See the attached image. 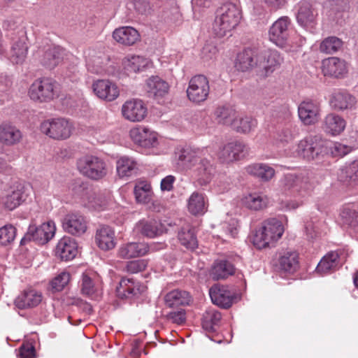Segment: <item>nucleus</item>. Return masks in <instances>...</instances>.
<instances>
[{"label": "nucleus", "mask_w": 358, "mask_h": 358, "mask_svg": "<svg viewBox=\"0 0 358 358\" xmlns=\"http://www.w3.org/2000/svg\"><path fill=\"white\" fill-rule=\"evenodd\" d=\"M257 120L251 117H244L234 119L231 127L238 132L247 134L257 126Z\"/></svg>", "instance_id": "50"}, {"label": "nucleus", "mask_w": 358, "mask_h": 358, "mask_svg": "<svg viewBox=\"0 0 358 358\" xmlns=\"http://www.w3.org/2000/svg\"><path fill=\"white\" fill-rule=\"evenodd\" d=\"M117 294L121 299H132L139 294V286L133 278H122L117 287Z\"/></svg>", "instance_id": "40"}, {"label": "nucleus", "mask_w": 358, "mask_h": 358, "mask_svg": "<svg viewBox=\"0 0 358 358\" xmlns=\"http://www.w3.org/2000/svg\"><path fill=\"white\" fill-rule=\"evenodd\" d=\"M64 230L74 236H81L87 229L85 217L80 213H72L65 215L62 221Z\"/></svg>", "instance_id": "16"}, {"label": "nucleus", "mask_w": 358, "mask_h": 358, "mask_svg": "<svg viewBox=\"0 0 358 358\" xmlns=\"http://www.w3.org/2000/svg\"><path fill=\"white\" fill-rule=\"evenodd\" d=\"M93 91L100 99L112 101L119 96L117 85L108 80H98L93 83Z\"/></svg>", "instance_id": "20"}, {"label": "nucleus", "mask_w": 358, "mask_h": 358, "mask_svg": "<svg viewBox=\"0 0 358 358\" xmlns=\"http://www.w3.org/2000/svg\"><path fill=\"white\" fill-rule=\"evenodd\" d=\"M42 301V294L35 289H29L22 292L15 300V306L20 309L33 308Z\"/></svg>", "instance_id": "29"}, {"label": "nucleus", "mask_w": 358, "mask_h": 358, "mask_svg": "<svg viewBox=\"0 0 358 358\" xmlns=\"http://www.w3.org/2000/svg\"><path fill=\"white\" fill-rule=\"evenodd\" d=\"M291 20L287 16L278 18L268 31L269 40L280 48L287 45L289 38Z\"/></svg>", "instance_id": "10"}, {"label": "nucleus", "mask_w": 358, "mask_h": 358, "mask_svg": "<svg viewBox=\"0 0 358 358\" xmlns=\"http://www.w3.org/2000/svg\"><path fill=\"white\" fill-rule=\"evenodd\" d=\"M17 38L12 37V45L10 49V59L13 63H22L27 53V46L26 45L25 31L21 29L17 31Z\"/></svg>", "instance_id": "18"}, {"label": "nucleus", "mask_w": 358, "mask_h": 358, "mask_svg": "<svg viewBox=\"0 0 358 358\" xmlns=\"http://www.w3.org/2000/svg\"><path fill=\"white\" fill-rule=\"evenodd\" d=\"M322 72L325 76L338 78L346 72L343 60L338 57H330L322 61Z\"/></svg>", "instance_id": "31"}, {"label": "nucleus", "mask_w": 358, "mask_h": 358, "mask_svg": "<svg viewBox=\"0 0 358 358\" xmlns=\"http://www.w3.org/2000/svg\"><path fill=\"white\" fill-rule=\"evenodd\" d=\"M149 251L148 245L145 243L130 242L122 244L117 250V257L128 259L144 256Z\"/></svg>", "instance_id": "23"}, {"label": "nucleus", "mask_w": 358, "mask_h": 358, "mask_svg": "<svg viewBox=\"0 0 358 358\" xmlns=\"http://www.w3.org/2000/svg\"><path fill=\"white\" fill-rule=\"evenodd\" d=\"M147 91L149 96L162 97L168 93L169 85L159 76H152L147 80Z\"/></svg>", "instance_id": "39"}, {"label": "nucleus", "mask_w": 358, "mask_h": 358, "mask_svg": "<svg viewBox=\"0 0 358 358\" xmlns=\"http://www.w3.org/2000/svg\"><path fill=\"white\" fill-rule=\"evenodd\" d=\"M299 134L296 126L292 124H287L277 133L276 140L281 143H289Z\"/></svg>", "instance_id": "55"}, {"label": "nucleus", "mask_w": 358, "mask_h": 358, "mask_svg": "<svg viewBox=\"0 0 358 358\" xmlns=\"http://www.w3.org/2000/svg\"><path fill=\"white\" fill-rule=\"evenodd\" d=\"M248 151L247 145L242 141H236L224 145L219 153V157L224 162L229 163L244 158Z\"/></svg>", "instance_id": "13"}, {"label": "nucleus", "mask_w": 358, "mask_h": 358, "mask_svg": "<svg viewBox=\"0 0 358 358\" xmlns=\"http://www.w3.org/2000/svg\"><path fill=\"white\" fill-rule=\"evenodd\" d=\"M77 168L81 174L92 180H98L107 174L105 162L94 155H85L77 161Z\"/></svg>", "instance_id": "4"}, {"label": "nucleus", "mask_w": 358, "mask_h": 358, "mask_svg": "<svg viewBox=\"0 0 358 358\" xmlns=\"http://www.w3.org/2000/svg\"><path fill=\"white\" fill-rule=\"evenodd\" d=\"M241 18V10L236 4H224L217 11L213 24V33L219 38L226 36L238 24Z\"/></svg>", "instance_id": "2"}, {"label": "nucleus", "mask_w": 358, "mask_h": 358, "mask_svg": "<svg viewBox=\"0 0 358 358\" xmlns=\"http://www.w3.org/2000/svg\"><path fill=\"white\" fill-rule=\"evenodd\" d=\"M124 117L131 122H140L147 115V108L140 99L127 101L122 107Z\"/></svg>", "instance_id": "17"}, {"label": "nucleus", "mask_w": 358, "mask_h": 358, "mask_svg": "<svg viewBox=\"0 0 358 358\" xmlns=\"http://www.w3.org/2000/svg\"><path fill=\"white\" fill-rule=\"evenodd\" d=\"M299 119L306 125L316 123L320 116V104L316 100L306 99L298 107Z\"/></svg>", "instance_id": "14"}, {"label": "nucleus", "mask_w": 358, "mask_h": 358, "mask_svg": "<svg viewBox=\"0 0 358 358\" xmlns=\"http://www.w3.org/2000/svg\"><path fill=\"white\" fill-rule=\"evenodd\" d=\"M342 45L343 41L340 38L336 36H329L321 43L320 50L324 53L334 54L338 51Z\"/></svg>", "instance_id": "54"}, {"label": "nucleus", "mask_w": 358, "mask_h": 358, "mask_svg": "<svg viewBox=\"0 0 358 358\" xmlns=\"http://www.w3.org/2000/svg\"><path fill=\"white\" fill-rule=\"evenodd\" d=\"M212 302L223 309L229 308L237 301L238 295L227 286L218 284L213 285L209 290Z\"/></svg>", "instance_id": "12"}, {"label": "nucleus", "mask_w": 358, "mask_h": 358, "mask_svg": "<svg viewBox=\"0 0 358 358\" xmlns=\"http://www.w3.org/2000/svg\"><path fill=\"white\" fill-rule=\"evenodd\" d=\"M317 12L308 1L301 2L296 15L297 22L306 29L313 32L317 24Z\"/></svg>", "instance_id": "15"}, {"label": "nucleus", "mask_w": 358, "mask_h": 358, "mask_svg": "<svg viewBox=\"0 0 358 358\" xmlns=\"http://www.w3.org/2000/svg\"><path fill=\"white\" fill-rule=\"evenodd\" d=\"M78 246L75 240L69 236H64L58 242L55 255L64 261L72 260L77 255Z\"/></svg>", "instance_id": "24"}, {"label": "nucleus", "mask_w": 358, "mask_h": 358, "mask_svg": "<svg viewBox=\"0 0 358 358\" xmlns=\"http://www.w3.org/2000/svg\"><path fill=\"white\" fill-rule=\"evenodd\" d=\"M245 171L262 182L270 181L275 174L274 169L267 164L255 163L245 167Z\"/></svg>", "instance_id": "30"}, {"label": "nucleus", "mask_w": 358, "mask_h": 358, "mask_svg": "<svg viewBox=\"0 0 358 358\" xmlns=\"http://www.w3.org/2000/svg\"><path fill=\"white\" fill-rule=\"evenodd\" d=\"M124 69L129 72L136 73L148 65L147 59L141 56L132 55L128 57L124 62Z\"/></svg>", "instance_id": "53"}, {"label": "nucleus", "mask_w": 358, "mask_h": 358, "mask_svg": "<svg viewBox=\"0 0 358 358\" xmlns=\"http://www.w3.org/2000/svg\"><path fill=\"white\" fill-rule=\"evenodd\" d=\"M25 200L26 195L23 191L22 189H17L3 197L2 203L6 209L13 210Z\"/></svg>", "instance_id": "47"}, {"label": "nucleus", "mask_w": 358, "mask_h": 358, "mask_svg": "<svg viewBox=\"0 0 358 358\" xmlns=\"http://www.w3.org/2000/svg\"><path fill=\"white\" fill-rule=\"evenodd\" d=\"M136 162L128 157H122L117 162V171L120 177L130 176L135 171Z\"/></svg>", "instance_id": "51"}, {"label": "nucleus", "mask_w": 358, "mask_h": 358, "mask_svg": "<svg viewBox=\"0 0 358 358\" xmlns=\"http://www.w3.org/2000/svg\"><path fill=\"white\" fill-rule=\"evenodd\" d=\"M193 170L195 176L201 185L208 183L215 173V167L213 163L210 159L201 156L199 157V159Z\"/></svg>", "instance_id": "25"}, {"label": "nucleus", "mask_w": 358, "mask_h": 358, "mask_svg": "<svg viewBox=\"0 0 358 358\" xmlns=\"http://www.w3.org/2000/svg\"><path fill=\"white\" fill-rule=\"evenodd\" d=\"M94 239L98 248L103 251L110 250L116 245L115 231L107 225L101 226L96 229Z\"/></svg>", "instance_id": "21"}, {"label": "nucleus", "mask_w": 358, "mask_h": 358, "mask_svg": "<svg viewBox=\"0 0 358 358\" xmlns=\"http://www.w3.org/2000/svg\"><path fill=\"white\" fill-rule=\"evenodd\" d=\"M235 273L234 266L227 260L215 261L210 270V276L213 280L226 279Z\"/></svg>", "instance_id": "35"}, {"label": "nucleus", "mask_w": 358, "mask_h": 358, "mask_svg": "<svg viewBox=\"0 0 358 358\" xmlns=\"http://www.w3.org/2000/svg\"><path fill=\"white\" fill-rule=\"evenodd\" d=\"M18 358H36L34 346L31 343H23L18 349Z\"/></svg>", "instance_id": "62"}, {"label": "nucleus", "mask_w": 358, "mask_h": 358, "mask_svg": "<svg viewBox=\"0 0 358 358\" xmlns=\"http://www.w3.org/2000/svg\"><path fill=\"white\" fill-rule=\"evenodd\" d=\"M134 193L136 201L138 203H149L153 196V192L150 183L146 181H140L134 187Z\"/></svg>", "instance_id": "43"}, {"label": "nucleus", "mask_w": 358, "mask_h": 358, "mask_svg": "<svg viewBox=\"0 0 358 358\" xmlns=\"http://www.w3.org/2000/svg\"><path fill=\"white\" fill-rule=\"evenodd\" d=\"M244 205L251 210H259L266 206L268 198L258 194H250L243 199Z\"/></svg>", "instance_id": "49"}, {"label": "nucleus", "mask_w": 358, "mask_h": 358, "mask_svg": "<svg viewBox=\"0 0 358 358\" xmlns=\"http://www.w3.org/2000/svg\"><path fill=\"white\" fill-rule=\"evenodd\" d=\"M80 289L81 293L87 296H91L95 293L94 283L87 274L83 273L82 275Z\"/></svg>", "instance_id": "59"}, {"label": "nucleus", "mask_w": 358, "mask_h": 358, "mask_svg": "<svg viewBox=\"0 0 358 358\" xmlns=\"http://www.w3.org/2000/svg\"><path fill=\"white\" fill-rule=\"evenodd\" d=\"M17 229L12 224H6L0 228V245H7L15 238Z\"/></svg>", "instance_id": "56"}, {"label": "nucleus", "mask_w": 358, "mask_h": 358, "mask_svg": "<svg viewBox=\"0 0 358 358\" xmlns=\"http://www.w3.org/2000/svg\"><path fill=\"white\" fill-rule=\"evenodd\" d=\"M31 99L39 102H48L58 96L57 83L50 78L36 80L30 86Z\"/></svg>", "instance_id": "6"}, {"label": "nucleus", "mask_w": 358, "mask_h": 358, "mask_svg": "<svg viewBox=\"0 0 358 358\" xmlns=\"http://www.w3.org/2000/svg\"><path fill=\"white\" fill-rule=\"evenodd\" d=\"M71 124L64 118H52L43 121L40 126L41 132L55 140H64L71 136Z\"/></svg>", "instance_id": "8"}, {"label": "nucleus", "mask_w": 358, "mask_h": 358, "mask_svg": "<svg viewBox=\"0 0 358 358\" xmlns=\"http://www.w3.org/2000/svg\"><path fill=\"white\" fill-rule=\"evenodd\" d=\"M280 271L293 273L299 268V255L296 252L287 251L281 255L278 260L277 264Z\"/></svg>", "instance_id": "32"}, {"label": "nucleus", "mask_w": 358, "mask_h": 358, "mask_svg": "<svg viewBox=\"0 0 358 358\" xmlns=\"http://www.w3.org/2000/svg\"><path fill=\"white\" fill-rule=\"evenodd\" d=\"M356 103L355 97L347 91L334 92L330 99L331 106L336 110H347L352 108Z\"/></svg>", "instance_id": "34"}, {"label": "nucleus", "mask_w": 358, "mask_h": 358, "mask_svg": "<svg viewBox=\"0 0 358 358\" xmlns=\"http://www.w3.org/2000/svg\"><path fill=\"white\" fill-rule=\"evenodd\" d=\"M22 138V133L15 126L8 122L0 124V143L11 146L18 143Z\"/></svg>", "instance_id": "28"}, {"label": "nucleus", "mask_w": 358, "mask_h": 358, "mask_svg": "<svg viewBox=\"0 0 358 358\" xmlns=\"http://www.w3.org/2000/svg\"><path fill=\"white\" fill-rule=\"evenodd\" d=\"M258 62L259 72L265 76H268L281 66L284 57L276 50H259Z\"/></svg>", "instance_id": "9"}, {"label": "nucleus", "mask_w": 358, "mask_h": 358, "mask_svg": "<svg viewBox=\"0 0 358 358\" xmlns=\"http://www.w3.org/2000/svg\"><path fill=\"white\" fill-rule=\"evenodd\" d=\"M222 319L220 311L210 308L204 313L202 318L203 328L210 332L215 331Z\"/></svg>", "instance_id": "44"}, {"label": "nucleus", "mask_w": 358, "mask_h": 358, "mask_svg": "<svg viewBox=\"0 0 358 358\" xmlns=\"http://www.w3.org/2000/svg\"><path fill=\"white\" fill-rule=\"evenodd\" d=\"M338 254L336 252H330L325 255L318 263L316 271L321 274L328 273L334 269L338 264Z\"/></svg>", "instance_id": "46"}, {"label": "nucleus", "mask_w": 358, "mask_h": 358, "mask_svg": "<svg viewBox=\"0 0 358 358\" xmlns=\"http://www.w3.org/2000/svg\"><path fill=\"white\" fill-rule=\"evenodd\" d=\"M296 152L301 158L313 160L326 152L325 141L320 136H307L299 142Z\"/></svg>", "instance_id": "7"}, {"label": "nucleus", "mask_w": 358, "mask_h": 358, "mask_svg": "<svg viewBox=\"0 0 358 358\" xmlns=\"http://www.w3.org/2000/svg\"><path fill=\"white\" fill-rule=\"evenodd\" d=\"M178 238L183 246L193 250L198 246V241L194 229L189 225L182 227L178 231Z\"/></svg>", "instance_id": "42"}, {"label": "nucleus", "mask_w": 358, "mask_h": 358, "mask_svg": "<svg viewBox=\"0 0 358 358\" xmlns=\"http://www.w3.org/2000/svg\"><path fill=\"white\" fill-rule=\"evenodd\" d=\"M139 34L136 29L131 27H122L115 29L113 38L119 43L124 45H132L139 39Z\"/></svg>", "instance_id": "33"}, {"label": "nucleus", "mask_w": 358, "mask_h": 358, "mask_svg": "<svg viewBox=\"0 0 358 358\" xmlns=\"http://www.w3.org/2000/svg\"><path fill=\"white\" fill-rule=\"evenodd\" d=\"M64 50L59 46H51L44 52L41 64L48 69H53L63 59Z\"/></svg>", "instance_id": "37"}, {"label": "nucleus", "mask_w": 358, "mask_h": 358, "mask_svg": "<svg viewBox=\"0 0 358 358\" xmlns=\"http://www.w3.org/2000/svg\"><path fill=\"white\" fill-rule=\"evenodd\" d=\"M259 53V49L245 48L237 55L236 68L241 71H246L255 67L258 69Z\"/></svg>", "instance_id": "19"}, {"label": "nucleus", "mask_w": 358, "mask_h": 358, "mask_svg": "<svg viewBox=\"0 0 358 358\" xmlns=\"http://www.w3.org/2000/svg\"><path fill=\"white\" fill-rule=\"evenodd\" d=\"M69 280V273L66 272H62L50 281V288L52 292H60L68 284Z\"/></svg>", "instance_id": "58"}, {"label": "nucleus", "mask_w": 358, "mask_h": 358, "mask_svg": "<svg viewBox=\"0 0 358 358\" xmlns=\"http://www.w3.org/2000/svg\"><path fill=\"white\" fill-rule=\"evenodd\" d=\"M165 317L169 322L180 325L186 321V313L183 308H180L169 312Z\"/></svg>", "instance_id": "60"}, {"label": "nucleus", "mask_w": 358, "mask_h": 358, "mask_svg": "<svg viewBox=\"0 0 358 358\" xmlns=\"http://www.w3.org/2000/svg\"><path fill=\"white\" fill-rule=\"evenodd\" d=\"M148 266L147 259H137L128 262L125 270L129 273H137L144 271Z\"/></svg>", "instance_id": "61"}, {"label": "nucleus", "mask_w": 358, "mask_h": 358, "mask_svg": "<svg viewBox=\"0 0 358 358\" xmlns=\"http://www.w3.org/2000/svg\"><path fill=\"white\" fill-rule=\"evenodd\" d=\"M190 300L191 297L189 293L180 289L172 290L164 296L166 306L171 308L188 305Z\"/></svg>", "instance_id": "36"}, {"label": "nucleus", "mask_w": 358, "mask_h": 358, "mask_svg": "<svg viewBox=\"0 0 358 358\" xmlns=\"http://www.w3.org/2000/svg\"><path fill=\"white\" fill-rule=\"evenodd\" d=\"M215 120L219 124L232 125L236 117V110L230 106H218L215 110Z\"/></svg>", "instance_id": "45"}, {"label": "nucleus", "mask_w": 358, "mask_h": 358, "mask_svg": "<svg viewBox=\"0 0 358 358\" xmlns=\"http://www.w3.org/2000/svg\"><path fill=\"white\" fill-rule=\"evenodd\" d=\"M135 9L141 14L148 11L150 7V0H132Z\"/></svg>", "instance_id": "63"}, {"label": "nucleus", "mask_w": 358, "mask_h": 358, "mask_svg": "<svg viewBox=\"0 0 358 358\" xmlns=\"http://www.w3.org/2000/svg\"><path fill=\"white\" fill-rule=\"evenodd\" d=\"M283 232L284 227L280 220L276 218L268 219L263 222L262 227L256 231L253 243L259 249L273 245L281 238Z\"/></svg>", "instance_id": "3"}, {"label": "nucleus", "mask_w": 358, "mask_h": 358, "mask_svg": "<svg viewBox=\"0 0 358 358\" xmlns=\"http://www.w3.org/2000/svg\"><path fill=\"white\" fill-rule=\"evenodd\" d=\"M345 127V120L334 113L327 115L324 119V129L326 132L331 135L341 134Z\"/></svg>", "instance_id": "41"}, {"label": "nucleus", "mask_w": 358, "mask_h": 358, "mask_svg": "<svg viewBox=\"0 0 358 358\" xmlns=\"http://www.w3.org/2000/svg\"><path fill=\"white\" fill-rule=\"evenodd\" d=\"M210 92L208 78L203 75H197L191 78L187 90L189 99L194 103L206 100Z\"/></svg>", "instance_id": "11"}, {"label": "nucleus", "mask_w": 358, "mask_h": 358, "mask_svg": "<svg viewBox=\"0 0 358 358\" xmlns=\"http://www.w3.org/2000/svg\"><path fill=\"white\" fill-rule=\"evenodd\" d=\"M201 152L199 150L193 149L186 146L176 152L178 164L185 169H192L199 159Z\"/></svg>", "instance_id": "27"}, {"label": "nucleus", "mask_w": 358, "mask_h": 358, "mask_svg": "<svg viewBox=\"0 0 358 358\" xmlns=\"http://www.w3.org/2000/svg\"><path fill=\"white\" fill-rule=\"evenodd\" d=\"M326 4L329 8V17L337 24H342L350 8L349 0H328Z\"/></svg>", "instance_id": "26"}, {"label": "nucleus", "mask_w": 358, "mask_h": 358, "mask_svg": "<svg viewBox=\"0 0 358 358\" xmlns=\"http://www.w3.org/2000/svg\"><path fill=\"white\" fill-rule=\"evenodd\" d=\"M343 224L350 227L358 225V213L349 208H345L341 213Z\"/></svg>", "instance_id": "57"}, {"label": "nucleus", "mask_w": 358, "mask_h": 358, "mask_svg": "<svg viewBox=\"0 0 358 358\" xmlns=\"http://www.w3.org/2000/svg\"><path fill=\"white\" fill-rule=\"evenodd\" d=\"M188 210L194 215H201L205 212V201L202 194L194 192L189 199Z\"/></svg>", "instance_id": "48"}, {"label": "nucleus", "mask_w": 358, "mask_h": 358, "mask_svg": "<svg viewBox=\"0 0 358 358\" xmlns=\"http://www.w3.org/2000/svg\"><path fill=\"white\" fill-rule=\"evenodd\" d=\"M313 173L303 170L297 173L284 174L278 181V194L285 196L304 197L311 187Z\"/></svg>", "instance_id": "1"}, {"label": "nucleus", "mask_w": 358, "mask_h": 358, "mask_svg": "<svg viewBox=\"0 0 358 358\" xmlns=\"http://www.w3.org/2000/svg\"><path fill=\"white\" fill-rule=\"evenodd\" d=\"M56 227L55 222L48 221L41 225L30 224L27 231L20 241V245H24L30 241L38 245H44L55 236Z\"/></svg>", "instance_id": "5"}, {"label": "nucleus", "mask_w": 358, "mask_h": 358, "mask_svg": "<svg viewBox=\"0 0 358 358\" xmlns=\"http://www.w3.org/2000/svg\"><path fill=\"white\" fill-rule=\"evenodd\" d=\"M130 136L136 143L144 148L155 146L157 141L156 133L143 126L131 129Z\"/></svg>", "instance_id": "22"}, {"label": "nucleus", "mask_w": 358, "mask_h": 358, "mask_svg": "<svg viewBox=\"0 0 358 358\" xmlns=\"http://www.w3.org/2000/svg\"><path fill=\"white\" fill-rule=\"evenodd\" d=\"M338 177L343 182L350 183L358 180V161H354L342 169Z\"/></svg>", "instance_id": "52"}, {"label": "nucleus", "mask_w": 358, "mask_h": 358, "mask_svg": "<svg viewBox=\"0 0 358 358\" xmlns=\"http://www.w3.org/2000/svg\"><path fill=\"white\" fill-rule=\"evenodd\" d=\"M305 231L308 239H314L320 234L317 226L315 225L312 222L306 224Z\"/></svg>", "instance_id": "64"}, {"label": "nucleus", "mask_w": 358, "mask_h": 358, "mask_svg": "<svg viewBox=\"0 0 358 358\" xmlns=\"http://www.w3.org/2000/svg\"><path fill=\"white\" fill-rule=\"evenodd\" d=\"M164 226L156 220H141L136 224V229L143 236L155 238L163 233Z\"/></svg>", "instance_id": "38"}]
</instances>
